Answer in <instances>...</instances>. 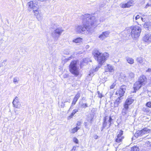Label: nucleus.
I'll use <instances>...</instances> for the list:
<instances>
[{
  "mask_svg": "<svg viewBox=\"0 0 151 151\" xmlns=\"http://www.w3.org/2000/svg\"><path fill=\"white\" fill-rule=\"evenodd\" d=\"M150 71H151V69L149 68L146 71L147 72H149Z\"/></svg>",
  "mask_w": 151,
  "mask_h": 151,
  "instance_id": "603ef678",
  "label": "nucleus"
},
{
  "mask_svg": "<svg viewBox=\"0 0 151 151\" xmlns=\"http://www.w3.org/2000/svg\"><path fill=\"white\" fill-rule=\"evenodd\" d=\"M132 151H139V149L136 146H133L131 149Z\"/></svg>",
  "mask_w": 151,
  "mask_h": 151,
  "instance_id": "7c9ffc66",
  "label": "nucleus"
},
{
  "mask_svg": "<svg viewBox=\"0 0 151 151\" xmlns=\"http://www.w3.org/2000/svg\"><path fill=\"white\" fill-rule=\"evenodd\" d=\"M99 38L101 40H103L106 38V37L104 36V34L102 33V34L100 35L99 36Z\"/></svg>",
  "mask_w": 151,
  "mask_h": 151,
  "instance_id": "c85d7f7f",
  "label": "nucleus"
},
{
  "mask_svg": "<svg viewBox=\"0 0 151 151\" xmlns=\"http://www.w3.org/2000/svg\"><path fill=\"white\" fill-rule=\"evenodd\" d=\"M64 31V30L62 27H60L56 28L52 33V35L53 37L55 38H59L62 33Z\"/></svg>",
  "mask_w": 151,
  "mask_h": 151,
  "instance_id": "423d86ee",
  "label": "nucleus"
},
{
  "mask_svg": "<svg viewBox=\"0 0 151 151\" xmlns=\"http://www.w3.org/2000/svg\"><path fill=\"white\" fill-rule=\"evenodd\" d=\"M112 119L111 117H109V122L110 123V124H109L110 125L111 124V121Z\"/></svg>",
  "mask_w": 151,
  "mask_h": 151,
  "instance_id": "49530a36",
  "label": "nucleus"
},
{
  "mask_svg": "<svg viewBox=\"0 0 151 151\" xmlns=\"http://www.w3.org/2000/svg\"><path fill=\"white\" fill-rule=\"evenodd\" d=\"M86 60V58H85V59H84L83 60V61L84 62H86L85 61V60Z\"/></svg>",
  "mask_w": 151,
  "mask_h": 151,
  "instance_id": "6e6d98bb",
  "label": "nucleus"
},
{
  "mask_svg": "<svg viewBox=\"0 0 151 151\" xmlns=\"http://www.w3.org/2000/svg\"><path fill=\"white\" fill-rule=\"evenodd\" d=\"M78 111V109H76L74 110H73L72 113H71V114L69 115L68 117V119H70L74 115V114L76 113Z\"/></svg>",
  "mask_w": 151,
  "mask_h": 151,
  "instance_id": "6ab92c4d",
  "label": "nucleus"
},
{
  "mask_svg": "<svg viewBox=\"0 0 151 151\" xmlns=\"http://www.w3.org/2000/svg\"><path fill=\"white\" fill-rule=\"evenodd\" d=\"M64 54H65L66 55H68L69 54V52L68 51L66 52V51H65L64 52Z\"/></svg>",
  "mask_w": 151,
  "mask_h": 151,
  "instance_id": "de8ad7c7",
  "label": "nucleus"
},
{
  "mask_svg": "<svg viewBox=\"0 0 151 151\" xmlns=\"http://www.w3.org/2000/svg\"><path fill=\"white\" fill-rule=\"evenodd\" d=\"M114 69L113 67L110 65H108L106 67L105 69V72H113L114 71Z\"/></svg>",
  "mask_w": 151,
  "mask_h": 151,
  "instance_id": "f8f14e48",
  "label": "nucleus"
},
{
  "mask_svg": "<svg viewBox=\"0 0 151 151\" xmlns=\"http://www.w3.org/2000/svg\"><path fill=\"white\" fill-rule=\"evenodd\" d=\"M106 122L105 120L104 121V123H103V127H106Z\"/></svg>",
  "mask_w": 151,
  "mask_h": 151,
  "instance_id": "79ce46f5",
  "label": "nucleus"
},
{
  "mask_svg": "<svg viewBox=\"0 0 151 151\" xmlns=\"http://www.w3.org/2000/svg\"><path fill=\"white\" fill-rule=\"evenodd\" d=\"M69 59H69V58H68V59H66V60H67H67H69Z\"/></svg>",
  "mask_w": 151,
  "mask_h": 151,
  "instance_id": "4d7b16f0",
  "label": "nucleus"
},
{
  "mask_svg": "<svg viewBox=\"0 0 151 151\" xmlns=\"http://www.w3.org/2000/svg\"><path fill=\"white\" fill-rule=\"evenodd\" d=\"M142 85L139 82H136L134 84V90H137L141 87Z\"/></svg>",
  "mask_w": 151,
  "mask_h": 151,
  "instance_id": "2eb2a0df",
  "label": "nucleus"
},
{
  "mask_svg": "<svg viewBox=\"0 0 151 151\" xmlns=\"http://www.w3.org/2000/svg\"><path fill=\"white\" fill-rule=\"evenodd\" d=\"M125 89V86H122L116 92V94L117 96H119L118 97H120V98H122V97L124 95Z\"/></svg>",
  "mask_w": 151,
  "mask_h": 151,
  "instance_id": "6e6552de",
  "label": "nucleus"
},
{
  "mask_svg": "<svg viewBox=\"0 0 151 151\" xmlns=\"http://www.w3.org/2000/svg\"><path fill=\"white\" fill-rule=\"evenodd\" d=\"M132 29L131 26L126 28L122 33L123 35H126V37L129 38L131 36H132Z\"/></svg>",
  "mask_w": 151,
  "mask_h": 151,
  "instance_id": "1a4fd4ad",
  "label": "nucleus"
},
{
  "mask_svg": "<svg viewBox=\"0 0 151 151\" xmlns=\"http://www.w3.org/2000/svg\"><path fill=\"white\" fill-rule=\"evenodd\" d=\"M68 76V75H64V78H66V77H67Z\"/></svg>",
  "mask_w": 151,
  "mask_h": 151,
  "instance_id": "5fc2aeb1",
  "label": "nucleus"
},
{
  "mask_svg": "<svg viewBox=\"0 0 151 151\" xmlns=\"http://www.w3.org/2000/svg\"><path fill=\"white\" fill-rule=\"evenodd\" d=\"M7 61V59H5L1 63V65L3 66L4 65H5L6 64V62Z\"/></svg>",
  "mask_w": 151,
  "mask_h": 151,
  "instance_id": "c9c22d12",
  "label": "nucleus"
},
{
  "mask_svg": "<svg viewBox=\"0 0 151 151\" xmlns=\"http://www.w3.org/2000/svg\"><path fill=\"white\" fill-rule=\"evenodd\" d=\"M92 119H93V118H91V119H90V121H92Z\"/></svg>",
  "mask_w": 151,
  "mask_h": 151,
  "instance_id": "13d9d810",
  "label": "nucleus"
},
{
  "mask_svg": "<svg viewBox=\"0 0 151 151\" xmlns=\"http://www.w3.org/2000/svg\"><path fill=\"white\" fill-rule=\"evenodd\" d=\"M70 72L76 76H78L79 74V68L77 66V61H72L69 65Z\"/></svg>",
  "mask_w": 151,
  "mask_h": 151,
  "instance_id": "20e7f679",
  "label": "nucleus"
},
{
  "mask_svg": "<svg viewBox=\"0 0 151 151\" xmlns=\"http://www.w3.org/2000/svg\"><path fill=\"white\" fill-rule=\"evenodd\" d=\"M19 102L18 98L17 97H16L12 103L14 107L16 108H18V106L19 105Z\"/></svg>",
  "mask_w": 151,
  "mask_h": 151,
  "instance_id": "f3484780",
  "label": "nucleus"
},
{
  "mask_svg": "<svg viewBox=\"0 0 151 151\" xmlns=\"http://www.w3.org/2000/svg\"><path fill=\"white\" fill-rule=\"evenodd\" d=\"M93 54L95 59L100 65L103 63L109 56V54L106 52L102 53L98 50H94Z\"/></svg>",
  "mask_w": 151,
  "mask_h": 151,
  "instance_id": "7ed1b4c3",
  "label": "nucleus"
},
{
  "mask_svg": "<svg viewBox=\"0 0 151 151\" xmlns=\"http://www.w3.org/2000/svg\"><path fill=\"white\" fill-rule=\"evenodd\" d=\"M126 60L127 63L129 64H132L134 63V60L132 58L127 57L126 58Z\"/></svg>",
  "mask_w": 151,
  "mask_h": 151,
  "instance_id": "a211bd4d",
  "label": "nucleus"
},
{
  "mask_svg": "<svg viewBox=\"0 0 151 151\" xmlns=\"http://www.w3.org/2000/svg\"><path fill=\"white\" fill-rule=\"evenodd\" d=\"M80 97V93H77L75 96L74 98L73 99L72 101L71 106L75 104L76 102L77 101L78 99Z\"/></svg>",
  "mask_w": 151,
  "mask_h": 151,
  "instance_id": "4468645a",
  "label": "nucleus"
},
{
  "mask_svg": "<svg viewBox=\"0 0 151 151\" xmlns=\"http://www.w3.org/2000/svg\"><path fill=\"white\" fill-rule=\"evenodd\" d=\"M142 40L146 44L151 43V34L147 33L145 34L142 38Z\"/></svg>",
  "mask_w": 151,
  "mask_h": 151,
  "instance_id": "0eeeda50",
  "label": "nucleus"
},
{
  "mask_svg": "<svg viewBox=\"0 0 151 151\" xmlns=\"http://www.w3.org/2000/svg\"><path fill=\"white\" fill-rule=\"evenodd\" d=\"M104 34V36H105L106 37H109V35L110 34V32L109 31H106L103 32Z\"/></svg>",
  "mask_w": 151,
  "mask_h": 151,
  "instance_id": "2f4dec72",
  "label": "nucleus"
},
{
  "mask_svg": "<svg viewBox=\"0 0 151 151\" xmlns=\"http://www.w3.org/2000/svg\"><path fill=\"white\" fill-rule=\"evenodd\" d=\"M80 128V127L78 126H76V127L72 129L71 130L70 132L72 133H75V132H76Z\"/></svg>",
  "mask_w": 151,
  "mask_h": 151,
  "instance_id": "b1692460",
  "label": "nucleus"
},
{
  "mask_svg": "<svg viewBox=\"0 0 151 151\" xmlns=\"http://www.w3.org/2000/svg\"><path fill=\"white\" fill-rule=\"evenodd\" d=\"M81 106L83 108H86L88 107V104H84L82 103L81 104Z\"/></svg>",
  "mask_w": 151,
  "mask_h": 151,
  "instance_id": "72a5a7b5",
  "label": "nucleus"
},
{
  "mask_svg": "<svg viewBox=\"0 0 151 151\" xmlns=\"http://www.w3.org/2000/svg\"><path fill=\"white\" fill-rule=\"evenodd\" d=\"M89 47V46L88 45H86L85 47V48L86 49H88Z\"/></svg>",
  "mask_w": 151,
  "mask_h": 151,
  "instance_id": "09e8293b",
  "label": "nucleus"
},
{
  "mask_svg": "<svg viewBox=\"0 0 151 151\" xmlns=\"http://www.w3.org/2000/svg\"><path fill=\"white\" fill-rule=\"evenodd\" d=\"M151 25V23L150 22H147L145 23L144 27H145L147 28Z\"/></svg>",
  "mask_w": 151,
  "mask_h": 151,
  "instance_id": "473e14b6",
  "label": "nucleus"
},
{
  "mask_svg": "<svg viewBox=\"0 0 151 151\" xmlns=\"http://www.w3.org/2000/svg\"><path fill=\"white\" fill-rule=\"evenodd\" d=\"M123 138H124L118 137H117L115 138V141L117 142H120L122 141V139Z\"/></svg>",
  "mask_w": 151,
  "mask_h": 151,
  "instance_id": "bb28decb",
  "label": "nucleus"
},
{
  "mask_svg": "<svg viewBox=\"0 0 151 151\" xmlns=\"http://www.w3.org/2000/svg\"><path fill=\"white\" fill-rule=\"evenodd\" d=\"M134 75L133 73H129L128 76V79H131L134 78Z\"/></svg>",
  "mask_w": 151,
  "mask_h": 151,
  "instance_id": "a878e982",
  "label": "nucleus"
},
{
  "mask_svg": "<svg viewBox=\"0 0 151 151\" xmlns=\"http://www.w3.org/2000/svg\"><path fill=\"white\" fill-rule=\"evenodd\" d=\"M98 94V96L100 98H101L102 97V94L99 91H98L97 92Z\"/></svg>",
  "mask_w": 151,
  "mask_h": 151,
  "instance_id": "4c0bfd02",
  "label": "nucleus"
},
{
  "mask_svg": "<svg viewBox=\"0 0 151 151\" xmlns=\"http://www.w3.org/2000/svg\"><path fill=\"white\" fill-rule=\"evenodd\" d=\"M151 6V4H150L148 3L146 5V6H145V8H147L149 6Z\"/></svg>",
  "mask_w": 151,
  "mask_h": 151,
  "instance_id": "37998d69",
  "label": "nucleus"
},
{
  "mask_svg": "<svg viewBox=\"0 0 151 151\" xmlns=\"http://www.w3.org/2000/svg\"><path fill=\"white\" fill-rule=\"evenodd\" d=\"M123 134V132L121 130H120L119 132H118L117 137H120L124 138L122 136Z\"/></svg>",
  "mask_w": 151,
  "mask_h": 151,
  "instance_id": "393cba45",
  "label": "nucleus"
},
{
  "mask_svg": "<svg viewBox=\"0 0 151 151\" xmlns=\"http://www.w3.org/2000/svg\"><path fill=\"white\" fill-rule=\"evenodd\" d=\"M132 1H129L126 4H123L121 5V6L122 8H123L129 7L130 6H132Z\"/></svg>",
  "mask_w": 151,
  "mask_h": 151,
  "instance_id": "ddd939ff",
  "label": "nucleus"
},
{
  "mask_svg": "<svg viewBox=\"0 0 151 151\" xmlns=\"http://www.w3.org/2000/svg\"><path fill=\"white\" fill-rule=\"evenodd\" d=\"M73 105H72V106H71L70 107V108H71V107Z\"/></svg>",
  "mask_w": 151,
  "mask_h": 151,
  "instance_id": "0e129e2a",
  "label": "nucleus"
},
{
  "mask_svg": "<svg viewBox=\"0 0 151 151\" xmlns=\"http://www.w3.org/2000/svg\"><path fill=\"white\" fill-rule=\"evenodd\" d=\"M128 109H126L124 107L122 109V114L123 115H125L126 114Z\"/></svg>",
  "mask_w": 151,
  "mask_h": 151,
  "instance_id": "cd10ccee",
  "label": "nucleus"
},
{
  "mask_svg": "<svg viewBox=\"0 0 151 151\" xmlns=\"http://www.w3.org/2000/svg\"><path fill=\"white\" fill-rule=\"evenodd\" d=\"M98 69V68L97 67H96V68H95V70H93L94 71H97Z\"/></svg>",
  "mask_w": 151,
  "mask_h": 151,
  "instance_id": "3c124183",
  "label": "nucleus"
},
{
  "mask_svg": "<svg viewBox=\"0 0 151 151\" xmlns=\"http://www.w3.org/2000/svg\"><path fill=\"white\" fill-rule=\"evenodd\" d=\"M138 24L139 25V23Z\"/></svg>",
  "mask_w": 151,
  "mask_h": 151,
  "instance_id": "e2e57ef3",
  "label": "nucleus"
},
{
  "mask_svg": "<svg viewBox=\"0 0 151 151\" xmlns=\"http://www.w3.org/2000/svg\"><path fill=\"white\" fill-rule=\"evenodd\" d=\"M38 2L35 0L30 1L27 3V5L29 8L32 9L34 14L38 21H41L42 18V15L40 10L39 9Z\"/></svg>",
  "mask_w": 151,
  "mask_h": 151,
  "instance_id": "f03ea898",
  "label": "nucleus"
},
{
  "mask_svg": "<svg viewBox=\"0 0 151 151\" xmlns=\"http://www.w3.org/2000/svg\"><path fill=\"white\" fill-rule=\"evenodd\" d=\"M81 122H79L78 121V122L77 124V126H78L81 127Z\"/></svg>",
  "mask_w": 151,
  "mask_h": 151,
  "instance_id": "a19ab883",
  "label": "nucleus"
},
{
  "mask_svg": "<svg viewBox=\"0 0 151 151\" xmlns=\"http://www.w3.org/2000/svg\"><path fill=\"white\" fill-rule=\"evenodd\" d=\"M146 106L147 107L151 108V102H148L146 104Z\"/></svg>",
  "mask_w": 151,
  "mask_h": 151,
  "instance_id": "e433bc0d",
  "label": "nucleus"
},
{
  "mask_svg": "<svg viewBox=\"0 0 151 151\" xmlns=\"http://www.w3.org/2000/svg\"><path fill=\"white\" fill-rule=\"evenodd\" d=\"M72 151H76V147L74 146L73 148Z\"/></svg>",
  "mask_w": 151,
  "mask_h": 151,
  "instance_id": "a18cd8bd",
  "label": "nucleus"
},
{
  "mask_svg": "<svg viewBox=\"0 0 151 151\" xmlns=\"http://www.w3.org/2000/svg\"><path fill=\"white\" fill-rule=\"evenodd\" d=\"M73 142L76 144L78 143V140L75 137H74L73 138Z\"/></svg>",
  "mask_w": 151,
  "mask_h": 151,
  "instance_id": "f704fd0d",
  "label": "nucleus"
},
{
  "mask_svg": "<svg viewBox=\"0 0 151 151\" xmlns=\"http://www.w3.org/2000/svg\"><path fill=\"white\" fill-rule=\"evenodd\" d=\"M142 135L146 134L150 132L151 130L148 129L147 128H145L142 129L141 130Z\"/></svg>",
  "mask_w": 151,
  "mask_h": 151,
  "instance_id": "412c9836",
  "label": "nucleus"
},
{
  "mask_svg": "<svg viewBox=\"0 0 151 151\" xmlns=\"http://www.w3.org/2000/svg\"><path fill=\"white\" fill-rule=\"evenodd\" d=\"M138 134L139 135H142L141 130L137 131V132L135 134L134 136L136 137H137V136H136V135L138 136Z\"/></svg>",
  "mask_w": 151,
  "mask_h": 151,
  "instance_id": "c756f323",
  "label": "nucleus"
},
{
  "mask_svg": "<svg viewBox=\"0 0 151 151\" xmlns=\"http://www.w3.org/2000/svg\"><path fill=\"white\" fill-rule=\"evenodd\" d=\"M122 98L118 97L115 101L114 102V107H118L119 104L121 102V99Z\"/></svg>",
  "mask_w": 151,
  "mask_h": 151,
  "instance_id": "dca6fc26",
  "label": "nucleus"
},
{
  "mask_svg": "<svg viewBox=\"0 0 151 151\" xmlns=\"http://www.w3.org/2000/svg\"><path fill=\"white\" fill-rule=\"evenodd\" d=\"M136 60L140 64H142L144 62L143 59L141 57L137 58L136 59Z\"/></svg>",
  "mask_w": 151,
  "mask_h": 151,
  "instance_id": "5701e85b",
  "label": "nucleus"
},
{
  "mask_svg": "<svg viewBox=\"0 0 151 151\" xmlns=\"http://www.w3.org/2000/svg\"><path fill=\"white\" fill-rule=\"evenodd\" d=\"M135 19L137 21L136 22L137 23H138V22H139L141 20L143 22H145L143 18L142 17H141L139 15H137L135 17Z\"/></svg>",
  "mask_w": 151,
  "mask_h": 151,
  "instance_id": "aec40b11",
  "label": "nucleus"
},
{
  "mask_svg": "<svg viewBox=\"0 0 151 151\" xmlns=\"http://www.w3.org/2000/svg\"><path fill=\"white\" fill-rule=\"evenodd\" d=\"M89 76H92L93 75V73H91V72H90V74H89Z\"/></svg>",
  "mask_w": 151,
  "mask_h": 151,
  "instance_id": "864d4df0",
  "label": "nucleus"
},
{
  "mask_svg": "<svg viewBox=\"0 0 151 151\" xmlns=\"http://www.w3.org/2000/svg\"><path fill=\"white\" fill-rule=\"evenodd\" d=\"M19 80L16 78H14L13 79V82L14 83H18Z\"/></svg>",
  "mask_w": 151,
  "mask_h": 151,
  "instance_id": "ea45409f",
  "label": "nucleus"
},
{
  "mask_svg": "<svg viewBox=\"0 0 151 151\" xmlns=\"http://www.w3.org/2000/svg\"><path fill=\"white\" fill-rule=\"evenodd\" d=\"M69 58H71V57H70Z\"/></svg>",
  "mask_w": 151,
  "mask_h": 151,
  "instance_id": "052dcab7",
  "label": "nucleus"
},
{
  "mask_svg": "<svg viewBox=\"0 0 151 151\" xmlns=\"http://www.w3.org/2000/svg\"><path fill=\"white\" fill-rule=\"evenodd\" d=\"M81 18L82 19L83 24L76 26L75 27L74 30L77 34H83L86 30L91 32L99 24L98 17L89 14L82 15Z\"/></svg>",
  "mask_w": 151,
  "mask_h": 151,
  "instance_id": "f257e3e1",
  "label": "nucleus"
},
{
  "mask_svg": "<svg viewBox=\"0 0 151 151\" xmlns=\"http://www.w3.org/2000/svg\"><path fill=\"white\" fill-rule=\"evenodd\" d=\"M116 85V84L115 83H113L112 85L110 86V88L111 89H113L114 88L115 86Z\"/></svg>",
  "mask_w": 151,
  "mask_h": 151,
  "instance_id": "58836bf2",
  "label": "nucleus"
},
{
  "mask_svg": "<svg viewBox=\"0 0 151 151\" xmlns=\"http://www.w3.org/2000/svg\"><path fill=\"white\" fill-rule=\"evenodd\" d=\"M139 136V135L138 134V136H137V135H136V136H137V137H138Z\"/></svg>",
  "mask_w": 151,
  "mask_h": 151,
  "instance_id": "bf43d9fd",
  "label": "nucleus"
},
{
  "mask_svg": "<svg viewBox=\"0 0 151 151\" xmlns=\"http://www.w3.org/2000/svg\"><path fill=\"white\" fill-rule=\"evenodd\" d=\"M82 39L81 37H78L73 40V42L75 43H80L82 42Z\"/></svg>",
  "mask_w": 151,
  "mask_h": 151,
  "instance_id": "4be33fe9",
  "label": "nucleus"
},
{
  "mask_svg": "<svg viewBox=\"0 0 151 151\" xmlns=\"http://www.w3.org/2000/svg\"><path fill=\"white\" fill-rule=\"evenodd\" d=\"M81 64H83V62H82V63H81Z\"/></svg>",
  "mask_w": 151,
  "mask_h": 151,
  "instance_id": "680f3d73",
  "label": "nucleus"
},
{
  "mask_svg": "<svg viewBox=\"0 0 151 151\" xmlns=\"http://www.w3.org/2000/svg\"><path fill=\"white\" fill-rule=\"evenodd\" d=\"M93 137L95 139H97L98 138V136L97 135H96L94 136Z\"/></svg>",
  "mask_w": 151,
  "mask_h": 151,
  "instance_id": "c03bdc74",
  "label": "nucleus"
},
{
  "mask_svg": "<svg viewBox=\"0 0 151 151\" xmlns=\"http://www.w3.org/2000/svg\"><path fill=\"white\" fill-rule=\"evenodd\" d=\"M134 100L131 98H128L126 99L124 106L126 109H128L129 106L132 104Z\"/></svg>",
  "mask_w": 151,
  "mask_h": 151,
  "instance_id": "9d476101",
  "label": "nucleus"
},
{
  "mask_svg": "<svg viewBox=\"0 0 151 151\" xmlns=\"http://www.w3.org/2000/svg\"><path fill=\"white\" fill-rule=\"evenodd\" d=\"M70 99H67L65 100V102H70Z\"/></svg>",
  "mask_w": 151,
  "mask_h": 151,
  "instance_id": "8fccbe9b",
  "label": "nucleus"
},
{
  "mask_svg": "<svg viewBox=\"0 0 151 151\" xmlns=\"http://www.w3.org/2000/svg\"><path fill=\"white\" fill-rule=\"evenodd\" d=\"M132 32V37L133 38H137L140 35L141 29L140 27L138 26H131Z\"/></svg>",
  "mask_w": 151,
  "mask_h": 151,
  "instance_id": "39448f33",
  "label": "nucleus"
},
{
  "mask_svg": "<svg viewBox=\"0 0 151 151\" xmlns=\"http://www.w3.org/2000/svg\"><path fill=\"white\" fill-rule=\"evenodd\" d=\"M142 85H145L147 82V78L145 76L142 75L139 78L138 81Z\"/></svg>",
  "mask_w": 151,
  "mask_h": 151,
  "instance_id": "9b49d317",
  "label": "nucleus"
}]
</instances>
